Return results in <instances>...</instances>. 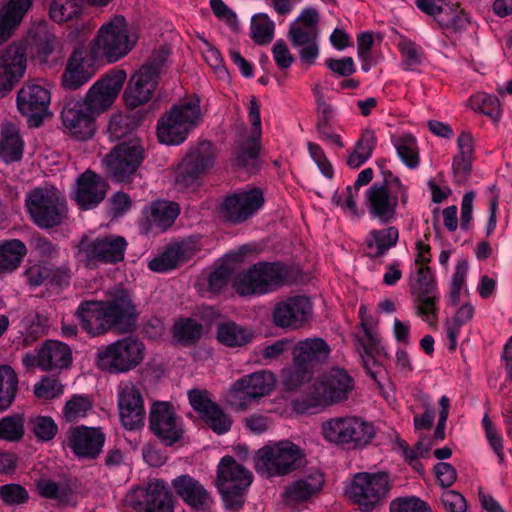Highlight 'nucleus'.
<instances>
[{
  "instance_id": "nucleus-1",
  "label": "nucleus",
  "mask_w": 512,
  "mask_h": 512,
  "mask_svg": "<svg viewBox=\"0 0 512 512\" xmlns=\"http://www.w3.org/2000/svg\"><path fill=\"white\" fill-rule=\"evenodd\" d=\"M407 202V187L390 171H383V181L373 183L364 196L369 216L381 224L395 221L398 207L406 206Z\"/></svg>"
},
{
  "instance_id": "nucleus-2",
  "label": "nucleus",
  "mask_w": 512,
  "mask_h": 512,
  "mask_svg": "<svg viewBox=\"0 0 512 512\" xmlns=\"http://www.w3.org/2000/svg\"><path fill=\"white\" fill-rule=\"evenodd\" d=\"M127 241L122 236L106 235L99 237L83 236L74 246V256L79 264L87 269H97L102 265H114L124 259Z\"/></svg>"
},
{
  "instance_id": "nucleus-3",
  "label": "nucleus",
  "mask_w": 512,
  "mask_h": 512,
  "mask_svg": "<svg viewBox=\"0 0 512 512\" xmlns=\"http://www.w3.org/2000/svg\"><path fill=\"white\" fill-rule=\"evenodd\" d=\"M287 278V269L278 262H258L237 273L232 282L241 296L264 295L277 290Z\"/></svg>"
},
{
  "instance_id": "nucleus-4",
  "label": "nucleus",
  "mask_w": 512,
  "mask_h": 512,
  "mask_svg": "<svg viewBox=\"0 0 512 512\" xmlns=\"http://www.w3.org/2000/svg\"><path fill=\"white\" fill-rule=\"evenodd\" d=\"M26 207L34 224L42 229L61 225L68 215L66 199L54 187H37L30 191Z\"/></svg>"
},
{
  "instance_id": "nucleus-5",
  "label": "nucleus",
  "mask_w": 512,
  "mask_h": 512,
  "mask_svg": "<svg viewBox=\"0 0 512 512\" xmlns=\"http://www.w3.org/2000/svg\"><path fill=\"white\" fill-rule=\"evenodd\" d=\"M168 56L169 49L167 48L161 47L153 51L150 59L133 74L124 91L127 107L134 109L151 99Z\"/></svg>"
},
{
  "instance_id": "nucleus-6",
  "label": "nucleus",
  "mask_w": 512,
  "mask_h": 512,
  "mask_svg": "<svg viewBox=\"0 0 512 512\" xmlns=\"http://www.w3.org/2000/svg\"><path fill=\"white\" fill-rule=\"evenodd\" d=\"M201 120L199 100H189L174 105L157 123V136L161 143L179 145Z\"/></svg>"
},
{
  "instance_id": "nucleus-7",
  "label": "nucleus",
  "mask_w": 512,
  "mask_h": 512,
  "mask_svg": "<svg viewBox=\"0 0 512 512\" xmlns=\"http://www.w3.org/2000/svg\"><path fill=\"white\" fill-rule=\"evenodd\" d=\"M251 483L252 474L244 466L231 456L221 459L217 467L216 486L227 509L236 511L242 508Z\"/></svg>"
},
{
  "instance_id": "nucleus-8",
  "label": "nucleus",
  "mask_w": 512,
  "mask_h": 512,
  "mask_svg": "<svg viewBox=\"0 0 512 512\" xmlns=\"http://www.w3.org/2000/svg\"><path fill=\"white\" fill-rule=\"evenodd\" d=\"M135 44L136 38L130 35L125 18L116 15L98 30L93 52L109 62H116L127 55Z\"/></svg>"
},
{
  "instance_id": "nucleus-9",
  "label": "nucleus",
  "mask_w": 512,
  "mask_h": 512,
  "mask_svg": "<svg viewBox=\"0 0 512 512\" xmlns=\"http://www.w3.org/2000/svg\"><path fill=\"white\" fill-rule=\"evenodd\" d=\"M321 429L328 442L354 448L366 446L375 435L373 424L358 416L331 418L322 423Z\"/></svg>"
},
{
  "instance_id": "nucleus-10",
  "label": "nucleus",
  "mask_w": 512,
  "mask_h": 512,
  "mask_svg": "<svg viewBox=\"0 0 512 512\" xmlns=\"http://www.w3.org/2000/svg\"><path fill=\"white\" fill-rule=\"evenodd\" d=\"M144 344L133 337L115 341L97 352V366L108 373H124L137 367L144 358Z\"/></svg>"
},
{
  "instance_id": "nucleus-11",
  "label": "nucleus",
  "mask_w": 512,
  "mask_h": 512,
  "mask_svg": "<svg viewBox=\"0 0 512 512\" xmlns=\"http://www.w3.org/2000/svg\"><path fill=\"white\" fill-rule=\"evenodd\" d=\"M391 488L385 472H362L354 476L346 493L362 512H370L387 498Z\"/></svg>"
},
{
  "instance_id": "nucleus-12",
  "label": "nucleus",
  "mask_w": 512,
  "mask_h": 512,
  "mask_svg": "<svg viewBox=\"0 0 512 512\" xmlns=\"http://www.w3.org/2000/svg\"><path fill=\"white\" fill-rule=\"evenodd\" d=\"M353 389L354 380L345 369L331 368L313 384L308 406H327L344 401Z\"/></svg>"
},
{
  "instance_id": "nucleus-13",
  "label": "nucleus",
  "mask_w": 512,
  "mask_h": 512,
  "mask_svg": "<svg viewBox=\"0 0 512 512\" xmlns=\"http://www.w3.org/2000/svg\"><path fill=\"white\" fill-rule=\"evenodd\" d=\"M303 454L301 449L291 441H280L273 446H266L258 451L256 469L268 476L286 475L297 469Z\"/></svg>"
},
{
  "instance_id": "nucleus-14",
  "label": "nucleus",
  "mask_w": 512,
  "mask_h": 512,
  "mask_svg": "<svg viewBox=\"0 0 512 512\" xmlns=\"http://www.w3.org/2000/svg\"><path fill=\"white\" fill-rule=\"evenodd\" d=\"M275 383V375L267 370L245 375L232 385L227 401L236 410H246L256 400L269 395Z\"/></svg>"
},
{
  "instance_id": "nucleus-15",
  "label": "nucleus",
  "mask_w": 512,
  "mask_h": 512,
  "mask_svg": "<svg viewBox=\"0 0 512 512\" xmlns=\"http://www.w3.org/2000/svg\"><path fill=\"white\" fill-rule=\"evenodd\" d=\"M215 153L209 141H202L192 148L177 166L175 183L181 189L190 188L213 167Z\"/></svg>"
},
{
  "instance_id": "nucleus-16",
  "label": "nucleus",
  "mask_w": 512,
  "mask_h": 512,
  "mask_svg": "<svg viewBox=\"0 0 512 512\" xmlns=\"http://www.w3.org/2000/svg\"><path fill=\"white\" fill-rule=\"evenodd\" d=\"M51 94L48 88L37 81L28 80L17 92L16 106L26 117L30 127H39L48 114Z\"/></svg>"
},
{
  "instance_id": "nucleus-17",
  "label": "nucleus",
  "mask_w": 512,
  "mask_h": 512,
  "mask_svg": "<svg viewBox=\"0 0 512 512\" xmlns=\"http://www.w3.org/2000/svg\"><path fill=\"white\" fill-rule=\"evenodd\" d=\"M143 160V148L137 141L117 145L103 162L107 173L116 181H128Z\"/></svg>"
},
{
  "instance_id": "nucleus-18",
  "label": "nucleus",
  "mask_w": 512,
  "mask_h": 512,
  "mask_svg": "<svg viewBox=\"0 0 512 512\" xmlns=\"http://www.w3.org/2000/svg\"><path fill=\"white\" fill-rule=\"evenodd\" d=\"M117 404L122 425L128 430L144 426V399L141 389L131 381H121L117 386Z\"/></svg>"
},
{
  "instance_id": "nucleus-19",
  "label": "nucleus",
  "mask_w": 512,
  "mask_h": 512,
  "mask_svg": "<svg viewBox=\"0 0 512 512\" xmlns=\"http://www.w3.org/2000/svg\"><path fill=\"white\" fill-rule=\"evenodd\" d=\"M410 289L416 298L417 313L429 324L436 322V304L439 300L437 285L428 266H420Z\"/></svg>"
},
{
  "instance_id": "nucleus-20",
  "label": "nucleus",
  "mask_w": 512,
  "mask_h": 512,
  "mask_svg": "<svg viewBox=\"0 0 512 512\" xmlns=\"http://www.w3.org/2000/svg\"><path fill=\"white\" fill-rule=\"evenodd\" d=\"M149 427L153 434L166 446L178 442L183 433V424L168 402H156L149 415Z\"/></svg>"
},
{
  "instance_id": "nucleus-21",
  "label": "nucleus",
  "mask_w": 512,
  "mask_h": 512,
  "mask_svg": "<svg viewBox=\"0 0 512 512\" xmlns=\"http://www.w3.org/2000/svg\"><path fill=\"white\" fill-rule=\"evenodd\" d=\"M27 69L26 48L12 43L0 51V98L10 93Z\"/></svg>"
},
{
  "instance_id": "nucleus-22",
  "label": "nucleus",
  "mask_w": 512,
  "mask_h": 512,
  "mask_svg": "<svg viewBox=\"0 0 512 512\" xmlns=\"http://www.w3.org/2000/svg\"><path fill=\"white\" fill-rule=\"evenodd\" d=\"M126 80L124 70H116L96 81L86 93L83 102L96 115L108 109L120 93Z\"/></svg>"
},
{
  "instance_id": "nucleus-23",
  "label": "nucleus",
  "mask_w": 512,
  "mask_h": 512,
  "mask_svg": "<svg viewBox=\"0 0 512 512\" xmlns=\"http://www.w3.org/2000/svg\"><path fill=\"white\" fill-rule=\"evenodd\" d=\"M264 204L263 193L253 188L228 196L221 205L222 217L233 224L244 222Z\"/></svg>"
},
{
  "instance_id": "nucleus-24",
  "label": "nucleus",
  "mask_w": 512,
  "mask_h": 512,
  "mask_svg": "<svg viewBox=\"0 0 512 512\" xmlns=\"http://www.w3.org/2000/svg\"><path fill=\"white\" fill-rule=\"evenodd\" d=\"M89 107L79 100L65 102L61 119L68 133L77 140L91 138L95 131V116Z\"/></svg>"
},
{
  "instance_id": "nucleus-25",
  "label": "nucleus",
  "mask_w": 512,
  "mask_h": 512,
  "mask_svg": "<svg viewBox=\"0 0 512 512\" xmlns=\"http://www.w3.org/2000/svg\"><path fill=\"white\" fill-rule=\"evenodd\" d=\"M104 443L105 435L99 428L75 426L66 432V444L78 458L96 459Z\"/></svg>"
},
{
  "instance_id": "nucleus-26",
  "label": "nucleus",
  "mask_w": 512,
  "mask_h": 512,
  "mask_svg": "<svg viewBox=\"0 0 512 512\" xmlns=\"http://www.w3.org/2000/svg\"><path fill=\"white\" fill-rule=\"evenodd\" d=\"M115 330L131 331L137 321L136 307L128 291L124 289L109 293L106 300L101 301Z\"/></svg>"
},
{
  "instance_id": "nucleus-27",
  "label": "nucleus",
  "mask_w": 512,
  "mask_h": 512,
  "mask_svg": "<svg viewBox=\"0 0 512 512\" xmlns=\"http://www.w3.org/2000/svg\"><path fill=\"white\" fill-rule=\"evenodd\" d=\"M311 312L312 305L307 297H289L274 307L273 322L277 327L296 330L308 321Z\"/></svg>"
},
{
  "instance_id": "nucleus-28",
  "label": "nucleus",
  "mask_w": 512,
  "mask_h": 512,
  "mask_svg": "<svg viewBox=\"0 0 512 512\" xmlns=\"http://www.w3.org/2000/svg\"><path fill=\"white\" fill-rule=\"evenodd\" d=\"M107 188L108 184L102 176L86 170L76 179L73 199L81 209H93L104 200Z\"/></svg>"
},
{
  "instance_id": "nucleus-29",
  "label": "nucleus",
  "mask_w": 512,
  "mask_h": 512,
  "mask_svg": "<svg viewBox=\"0 0 512 512\" xmlns=\"http://www.w3.org/2000/svg\"><path fill=\"white\" fill-rule=\"evenodd\" d=\"M76 315L81 327L90 336L103 335L114 329L101 301H86L79 305Z\"/></svg>"
},
{
  "instance_id": "nucleus-30",
  "label": "nucleus",
  "mask_w": 512,
  "mask_h": 512,
  "mask_svg": "<svg viewBox=\"0 0 512 512\" xmlns=\"http://www.w3.org/2000/svg\"><path fill=\"white\" fill-rule=\"evenodd\" d=\"M171 485L179 498L189 507L197 511L206 510L210 503V493L198 480L188 474L174 478Z\"/></svg>"
},
{
  "instance_id": "nucleus-31",
  "label": "nucleus",
  "mask_w": 512,
  "mask_h": 512,
  "mask_svg": "<svg viewBox=\"0 0 512 512\" xmlns=\"http://www.w3.org/2000/svg\"><path fill=\"white\" fill-rule=\"evenodd\" d=\"M72 363L70 347L57 340H46L39 347V368L43 371H60Z\"/></svg>"
},
{
  "instance_id": "nucleus-32",
  "label": "nucleus",
  "mask_w": 512,
  "mask_h": 512,
  "mask_svg": "<svg viewBox=\"0 0 512 512\" xmlns=\"http://www.w3.org/2000/svg\"><path fill=\"white\" fill-rule=\"evenodd\" d=\"M196 251L194 241H183L168 247L160 256L152 259L148 267L155 272L171 270L188 261Z\"/></svg>"
},
{
  "instance_id": "nucleus-33",
  "label": "nucleus",
  "mask_w": 512,
  "mask_h": 512,
  "mask_svg": "<svg viewBox=\"0 0 512 512\" xmlns=\"http://www.w3.org/2000/svg\"><path fill=\"white\" fill-rule=\"evenodd\" d=\"M324 477L315 472L288 485L283 493V500L289 506L308 501L322 489Z\"/></svg>"
},
{
  "instance_id": "nucleus-34",
  "label": "nucleus",
  "mask_w": 512,
  "mask_h": 512,
  "mask_svg": "<svg viewBox=\"0 0 512 512\" xmlns=\"http://www.w3.org/2000/svg\"><path fill=\"white\" fill-rule=\"evenodd\" d=\"M32 5V0H9L0 7V45L12 37Z\"/></svg>"
},
{
  "instance_id": "nucleus-35",
  "label": "nucleus",
  "mask_w": 512,
  "mask_h": 512,
  "mask_svg": "<svg viewBox=\"0 0 512 512\" xmlns=\"http://www.w3.org/2000/svg\"><path fill=\"white\" fill-rule=\"evenodd\" d=\"M330 354L329 345L322 338H307L299 341L293 348V360L305 364L313 370L314 366L325 362Z\"/></svg>"
},
{
  "instance_id": "nucleus-36",
  "label": "nucleus",
  "mask_w": 512,
  "mask_h": 512,
  "mask_svg": "<svg viewBox=\"0 0 512 512\" xmlns=\"http://www.w3.org/2000/svg\"><path fill=\"white\" fill-rule=\"evenodd\" d=\"M144 500V512H173L172 495L163 480H151L145 489H140Z\"/></svg>"
},
{
  "instance_id": "nucleus-37",
  "label": "nucleus",
  "mask_w": 512,
  "mask_h": 512,
  "mask_svg": "<svg viewBox=\"0 0 512 512\" xmlns=\"http://www.w3.org/2000/svg\"><path fill=\"white\" fill-rule=\"evenodd\" d=\"M93 76V71L84 61L83 52L74 50L71 54L62 75V84L65 88L75 90L87 83Z\"/></svg>"
},
{
  "instance_id": "nucleus-38",
  "label": "nucleus",
  "mask_w": 512,
  "mask_h": 512,
  "mask_svg": "<svg viewBox=\"0 0 512 512\" xmlns=\"http://www.w3.org/2000/svg\"><path fill=\"white\" fill-rule=\"evenodd\" d=\"M179 212L180 209L177 203L158 200L151 203L146 211V217L150 228L165 231L174 223Z\"/></svg>"
},
{
  "instance_id": "nucleus-39",
  "label": "nucleus",
  "mask_w": 512,
  "mask_h": 512,
  "mask_svg": "<svg viewBox=\"0 0 512 512\" xmlns=\"http://www.w3.org/2000/svg\"><path fill=\"white\" fill-rule=\"evenodd\" d=\"M361 326L365 338H357L359 343L358 349L364 368L375 379L377 374L376 368H378L379 365L373 353L379 351L380 339L378 334L372 328L368 327L364 321L361 322Z\"/></svg>"
},
{
  "instance_id": "nucleus-40",
  "label": "nucleus",
  "mask_w": 512,
  "mask_h": 512,
  "mask_svg": "<svg viewBox=\"0 0 512 512\" xmlns=\"http://www.w3.org/2000/svg\"><path fill=\"white\" fill-rule=\"evenodd\" d=\"M399 239V230L395 226L371 230L366 237V245L373 257L385 254L394 247Z\"/></svg>"
},
{
  "instance_id": "nucleus-41",
  "label": "nucleus",
  "mask_w": 512,
  "mask_h": 512,
  "mask_svg": "<svg viewBox=\"0 0 512 512\" xmlns=\"http://www.w3.org/2000/svg\"><path fill=\"white\" fill-rule=\"evenodd\" d=\"M254 333L251 329L235 322H223L218 325L217 339L228 347H241L252 341Z\"/></svg>"
},
{
  "instance_id": "nucleus-42",
  "label": "nucleus",
  "mask_w": 512,
  "mask_h": 512,
  "mask_svg": "<svg viewBox=\"0 0 512 512\" xmlns=\"http://www.w3.org/2000/svg\"><path fill=\"white\" fill-rule=\"evenodd\" d=\"M23 153V141L18 130L7 125L2 129L0 136V158L6 163L17 161Z\"/></svg>"
},
{
  "instance_id": "nucleus-43",
  "label": "nucleus",
  "mask_w": 512,
  "mask_h": 512,
  "mask_svg": "<svg viewBox=\"0 0 512 512\" xmlns=\"http://www.w3.org/2000/svg\"><path fill=\"white\" fill-rule=\"evenodd\" d=\"M376 143L377 137L374 131L369 129L364 130L347 157V165L352 169L359 168L363 165L371 157Z\"/></svg>"
},
{
  "instance_id": "nucleus-44",
  "label": "nucleus",
  "mask_w": 512,
  "mask_h": 512,
  "mask_svg": "<svg viewBox=\"0 0 512 512\" xmlns=\"http://www.w3.org/2000/svg\"><path fill=\"white\" fill-rule=\"evenodd\" d=\"M94 401L91 396L75 394L66 401L62 417L68 423H77L93 412Z\"/></svg>"
},
{
  "instance_id": "nucleus-45",
  "label": "nucleus",
  "mask_w": 512,
  "mask_h": 512,
  "mask_svg": "<svg viewBox=\"0 0 512 512\" xmlns=\"http://www.w3.org/2000/svg\"><path fill=\"white\" fill-rule=\"evenodd\" d=\"M26 252L25 244L18 239L0 243V273L14 271Z\"/></svg>"
},
{
  "instance_id": "nucleus-46",
  "label": "nucleus",
  "mask_w": 512,
  "mask_h": 512,
  "mask_svg": "<svg viewBox=\"0 0 512 512\" xmlns=\"http://www.w3.org/2000/svg\"><path fill=\"white\" fill-rule=\"evenodd\" d=\"M392 144L402 162L410 169L419 165V148L415 137L411 134L392 136Z\"/></svg>"
},
{
  "instance_id": "nucleus-47",
  "label": "nucleus",
  "mask_w": 512,
  "mask_h": 512,
  "mask_svg": "<svg viewBox=\"0 0 512 512\" xmlns=\"http://www.w3.org/2000/svg\"><path fill=\"white\" fill-rule=\"evenodd\" d=\"M30 36L38 54L48 57L59 45L56 35L47 22L35 23L30 29Z\"/></svg>"
},
{
  "instance_id": "nucleus-48",
  "label": "nucleus",
  "mask_w": 512,
  "mask_h": 512,
  "mask_svg": "<svg viewBox=\"0 0 512 512\" xmlns=\"http://www.w3.org/2000/svg\"><path fill=\"white\" fill-rule=\"evenodd\" d=\"M18 391V377L8 365L0 366V411L7 410L15 400Z\"/></svg>"
},
{
  "instance_id": "nucleus-49",
  "label": "nucleus",
  "mask_w": 512,
  "mask_h": 512,
  "mask_svg": "<svg viewBox=\"0 0 512 512\" xmlns=\"http://www.w3.org/2000/svg\"><path fill=\"white\" fill-rule=\"evenodd\" d=\"M312 375L313 370L297 360H293L292 367L285 368L281 372L282 383L287 390H296L308 382Z\"/></svg>"
},
{
  "instance_id": "nucleus-50",
  "label": "nucleus",
  "mask_w": 512,
  "mask_h": 512,
  "mask_svg": "<svg viewBox=\"0 0 512 512\" xmlns=\"http://www.w3.org/2000/svg\"><path fill=\"white\" fill-rule=\"evenodd\" d=\"M80 13V0H53L49 9L51 19L57 23L71 21Z\"/></svg>"
},
{
  "instance_id": "nucleus-51",
  "label": "nucleus",
  "mask_w": 512,
  "mask_h": 512,
  "mask_svg": "<svg viewBox=\"0 0 512 512\" xmlns=\"http://www.w3.org/2000/svg\"><path fill=\"white\" fill-rule=\"evenodd\" d=\"M202 330V325L196 320L180 319L173 326V336L183 344H193L201 338Z\"/></svg>"
},
{
  "instance_id": "nucleus-52",
  "label": "nucleus",
  "mask_w": 512,
  "mask_h": 512,
  "mask_svg": "<svg viewBox=\"0 0 512 512\" xmlns=\"http://www.w3.org/2000/svg\"><path fill=\"white\" fill-rule=\"evenodd\" d=\"M274 23L266 14H257L251 20V36L258 45L269 44L274 36Z\"/></svg>"
},
{
  "instance_id": "nucleus-53",
  "label": "nucleus",
  "mask_w": 512,
  "mask_h": 512,
  "mask_svg": "<svg viewBox=\"0 0 512 512\" xmlns=\"http://www.w3.org/2000/svg\"><path fill=\"white\" fill-rule=\"evenodd\" d=\"M37 490L42 497L56 500L59 504L69 505L73 503L71 499V490L50 479H42L38 481Z\"/></svg>"
},
{
  "instance_id": "nucleus-54",
  "label": "nucleus",
  "mask_w": 512,
  "mask_h": 512,
  "mask_svg": "<svg viewBox=\"0 0 512 512\" xmlns=\"http://www.w3.org/2000/svg\"><path fill=\"white\" fill-rule=\"evenodd\" d=\"M459 156L453 160L456 171L467 172L470 169V160L473 153V140L471 134L462 132L457 139Z\"/></svg>"
},
{
  "instance_id": "nucleus-55",
  "label": "nucleus",
  "mask_w": 512,
  "mask_h": 512,
  "mask_svg": "<svg viewBox=\"0 0 512 512\" xmlns=\"http://www.w3.org/2000/svg\"><path fill=\"white\" fill-rule=\"evenodd\" d=\"M29 426L35 437L42 442L52 440L57 432L58 426L49 416H36L30 419Z\"/></svg>"
},
{
  "instance_id": "nucleus-56",
  "label": "nucleus",
  "mask_w": 512,
  "mask_h": 512,
  "mask_svg": "<svg viewBox=\"0 0 512 512\" xmlns=\"http://www.w3.org/2000/svg\"><path fill=\"white\" fill-rule=\"evenodd\" d=\"M24 435L23 416L14 414L0 420V439L18 441Z\"/></svg>"
},
{
  "instance_id": "nucleus-57",
  "label": "nucleus",
  "mask_w": 512,
  "mask_h": 512,
  "mask_svg": "<svg viewBox=\"0 0 512 512\" xmlns=\"http://www.w3.org/2000/svg\"><path fill=\"white\" fill-rule=\"evenodd\" d=\"M358 194L359 190L355 187L347 186L341 193L335 194L333 200L337 205H340L349 216L352 218H360L364 214V210L357 205L356 199Z\"/></svg>"
},
{
  "instance_id": "nucleus-58",
  "label": "nucleus",
  "mask_w": 512,
  "mask_h": 512,
  "mask_svg": "<svg viewBox=\"0 0 512 512\" xmlns=\"http://www.w3.org/2000/svg\"><path fill=\"white\" fill-rule=\"evenodd\" d=\"M402 64L406 70L414 71L423 63L424 53L415 43L404 40L399 43Z\"/></svg>"
},
{
  "instance_id": "nucleus-59",
  "label": "nucleus",
  "mask_w": 512,
  "mask_h": 512,
  "mask_svg": "<svg viewBox=\"0 0 512 512\" xmlns=\"http://www.w3.org/2000/svg\"><path fill=\"white\" fill-rule=\"evenodd\" d=\"M471 103L474 109L479 110L494 120H498L501 116V106L496 96L479 93L471 98Z\"/></svg>"
},
{
  "instance_id": "nucleus-60",
  "label": "nucleus",
  "mask_w": 512,
  "mask_h": 512,
  "mask_svg": "<svg viewBox=\"0 0 512 512\" xmlns=\"http://www.w3.org/2000/svg\"><path fill=\"white\" fill-rule=\"evenodd\" d=\"M201 419L217 434L228 432L232 424L230 417L217 404L209 409Z\"/></svg>"
},
{
  "instance_id": "nucleus-61",
  "label": "nucleus",
  "mask_w": 512,
  "mask_h": 512,
  "mask_svg": "<svg viewBox=\"0 0 512 512\" xmlns=\"http://www.w3.org/2000/svg\"><path fill=\"white\" fill-rule=\"evenodd\" d=\"M0 499L7 506H19L29 499L28 491L16 483H9L0 486Z\"/></svg>"
},
{
  "instance_id": "nucleus-62",
  "label": "nucleus",
  "mask_w": 512,
  "mask_h": 512,
  "mask_svg": "<svg viewBox=\"0 0 512 512\" xmlns=\"http://www.w3.org/2000/svg\"><path fill=\"white\" fill-rule=\"evenodd\" d=\"M290 343L291 340L283 338L265 346L260 350L257 361L263 365L271 364L280 359L284 352L288 350Z\"/></svg>"
},
{
  "instance_id": "nucleus-63",
  "label": "nucleus",
  "mask_w": 512,
  "mask_h": 512,
  "mask_svg": "<svg viewBox=\"0 0 512 512\" xmlns=\"http://www.w3.org/2000/svg\"><path fill=\"white\" fill-rule=\"evenodd\" d=\"M30 247L40 258L54 259L60 255L59 246L40 235H35L31 238Z\"/></svg>"
},
{
  "instance_id": "nucleus-64",
  "label": "nucleus",
  "mask_w": 512,
  "mask_h": 512,
  "mask_svg": "<svg viewBox=\"0 0 512 512\" xmlns=\"http://www.w3.org/2000/svg\"><path fill=\"white\" fill-rule=\"evenodd\" d=\"M391 512H431L429 506L417 497H404L393 500L390 505Z\"/></svg>"
}]
</instances>
